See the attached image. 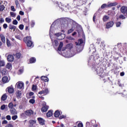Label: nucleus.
<instances>
[{
    "label": "nucleus",
    "mask_w": 127,
    "mask_h": 127,
    "mask_svg": "<svg viewBox=\"0 0 127 127\" xmlns=\"http://www.w3.org/2000/svg\"><path fill=\"white\" fill-rule=\"evenodd\" d=\"M62 47H63V42H61L58 48V52L59 54H62L63 56L65 57V58H70L75 55V52L71 50L73 48L72 44L70 43L66 45L65 50H63Z\"/></svg>",
    "instance_id": "obj_1"
},
{
    "label": "nucleus",
    "mask_w": 127,
    "mask_h": 127,
    "mask_svg": "<svg viewBox=\"0 0 127 127\" xmlns=\"http://www.w3.org/2000/svg\"><path fill=\"white\" fill-rule=\"evenodd\" d=\"M61 20H62V18L58 19L55 21L54 23L51 25L50 29V36L51 39L52 43L54 48H56V47L59 45V42H58V40H57L56 38L53 37L52 35H53V34L54 33V30L55 28H56V27H57V25L61 23Z\"/></svg>",
    "instance_id": "obj_2"
},
{
    "label": "nucleus",
    "mask_w": 127,
    "mask_h": 127,
    "mask_svg": "<svg viewBox=\"0 0 127 127\" xmlns=\"http://www.w3.org/2000/svg\"><path fill=\"white\" fill-rule=\"evenodd\" d=\"M91 48H89L90 52H92L93 55H91L88 59V65H92L95 63V61L96 59H99V55L96 53V48L94 47L93 45H91Z\"/></svg>",
    "instance_id": "obj_3"
},
{
    "label": "nucleus",
    "mask_w": 127,
    "mask_h": 127,
    "mask_svg": "<svg viewBox=\"0 0 127 127\" xmlns=\"http://www.w3.org/2000/svg\"><path fill=\"white\" fill-rule=\"evenodd\" d=\"M85 40L82 39H79L77 42H75L76 47L77 48V51H80L83 50V48L84 47V44L85 43L84 42Z\"/></svg>",
    "instance_id": "obj_4"
},
{
    "label": "nucleus",
    "mask_w": 127,
    "mask_h": 127,
    "mask_svg": "<svg viewBox=\"0 0 127 127\" xmlns=\"http://www.w3.org/2000/svg\"><path fill=\"white\" fill-rule=\"evenodd\" d=\"M24 41L26 43L27 47H33V43L31 41V37L28 36L24 38Z\"/></svg>",
    "instance_id": "obj_5"
},
{
    "label": "nucleus",
    "mask_w": 127,
    "mask_h": 127,
    "mask_svg": "<svg viewBox=\"0 0 127 127\" xmlns=\"http://www.w3.org/2000/svg\"><path fill=\"white\" fill-rule=\"evenodd\" d=\"M92 70L96 72L97 74L99 76L103 75V73H104V69L101 67L93 68Z\"/></svg>",
    "instance_id": "obj_6"
},
{
    "label": "nucleus",
    "mask_w": 127,
    "mask_h": 127,
    "mask_svg": "<svg viewBox=\"0 0 127 127\" xmlns=\"http://www.w3.org/2000/svg\"><path fill=\"white\" fill-rule=\"evenodd\" d=\"M77 31L78 33V36H82L84 39H85V35L84 34V32H83V29H82V27H79L78 28H77Z\"/></svg>",
    "instance_id": "obj_7"
},
{
    "label": "nucleus",
    "mask_w": 127,
    "mask_h": 127,
    "mask_svg": "<svg viewBox=\"0 0 127 127\" xmlns=\"http://www.w3.org/2000/svg\"><path fill=\"white\" fill-rule=\"evenodd\" d=\"M17 89L20 90L24 89V83L21 81H19L16 84Z\"/></svg>",
    "instance_id": "obj_8"
},
{
    "label": "nucleus",
    "mask_w": 127,
    "mask_h": 127,
    "mask_svg": "<svg viewBox=\"0 0 127 127\" xmlns=\"http://www.w3.org/2000/svg\"><path fill=\"white\" fill-rule=\"evenodd\" d=\"M34 114V112L32 110H28L25 112V115L28 117H30Z\"/></svg>",
    "instance_id": "obj_9"
},
{
    "label": "nucleus",
    "mask_w": 127,
    "mask_h": 127,
    "mask_svg": "<svg viewBox=\"0 0 127 127\" xmlns=\"http://www.w3.org/2000/svg\"><path fill=\"white\" fill-rule=\"evenodd\" d=\"M114 21H110L109 22H108L106 24V28H111V27H113L114 26Z\"/></svg>",
    "instance_id": "obj_10"
},
{
    "label": "nucleus",
    "mask_w": 127,
    "mask_h": 127,
    "mask_svg": "<svg viewBox=\"0 0 127 127\" xmlns=\"http://www.w3.org/2000/svg\"><path fill=\"white\" fill-rule=\"evenodd\" d=\"M49 90H48V88H46L44 90L39 92L38 94H39V95H42V94L44 95H47V94H49Z\"/></svg>",
    "instance_id": "obj_11"
},
{
    "label": "nucleus",
    "mask_w": 127,
    "mask_h": 127,
    "mask_svg": "<svg viewBox=\"0 0 127 127\" xmlns=\"http://www.w3.org/2000/svg\"><path fill=\"white\" fill-rule=\"evenodd\" d=\"M7 60L8 62H13L14 60V57L12 55H9L7 56Z\"/></svg>",
    "instance_id": "obj_12"
},
{
    "label": "nucleus",
    "mask_w": 127,
    "mask_h": 127,
    "mask_svg": "<svg viewBox=\"0 0 127 127\" xmlns=\"http://www.w3.org/2000/svg\"><path fill=\"white\" fill-rule=\"evenodd\" d=\"M37 120L39 122V124H40L41 126H44V125H45V120H44L43 118H38Z\"/></svg>",
    "instance_id": "obj_13"
},
{
    "label": "nucleus",
    "mask_w": 127,
    "mask_h": 127,
    "mask_svg": "<svg viewBox=\"0 0 127 127\" xmlns=\"http://www.w3.org/2000/svg\"><path fill=\"white\" fill-rule=\"evenodd\" d=\"M60 8L62 9V10H68L69 8H70V6H69L68 4H66L63 6V7H61V6H60Z\"/></svg>",
    "instance_id": "obj_14"
},
{
    "label": "nucleus",
    "mask_w": 127,
    "mask_h": 127,
    "mask_svg": "<svg viewBox=\"0 0 127 127\" xmlns=\"http://www.w3.org/2000/svg\"><path fill=\"white\" fill-rule=\"evenodd\" d=\"M127 7L125 6H123L121 8V11L124 14H126V13H127Z\"/></svg>",
    "instance_id": "obj_15"
},
{
    "label": "nucleus",
    "mask_w": 127,
    "mask_h": 127,
    "mask_svg": "<svg viewBox=\"0 0 127 127\" xmlns=\"http://www.w3.org/2000/svg\"><path fill=\"white\" fill-rule=\"evenodd\" d=\"M29 127H33V125H35V124H36V120H31L29 121Z\"/></svg>",
    "instance_id": "obj_16"
},
{
    "label": "nucleus",
    "mask_w": 127,
    "mask_h": 127,
    "mask_svg": "<svg viewBox=\"0 0 127 127\" xmlns=\"http://www.w3.org/2000/svg\"><path fill=\"white\" fill-rule=\"evenodd\" d=\"M22 95V94L21 93V91L17 90L16 92V97L17 98V99H20V98H21Z\"/></svg>",
    "instance_id": "obj_17"
},
{
    "label": "nucleus",
    "mask_w": 127,
    "mask_h": 127,
    "mask_svg": "<svg viewBox=\"0 0 127 127\" xmlns=\"http://www.w3.org/2000/svg\"><path fill=\"white\" fill-rule=\"evenodd\" d=\"M6 90H7V92L9 94H12V93H13V92L14 91V90L13 89V87H12L11 86H9V87H7Z\"/></svg>",
    "instance_id": "obj_18"
},
{
    "label": "nucleus",
    "mask_w": 127,
    "mask_h": 127,
    "mask_svg": "<svg viewBox=\"0 0 127 127\" xmlns=\"http://www.w3.org/2000/svg\"><path fill=\"white\" fill-rule=\"evenodd\" d=\"M109 7V6L108 4L104 3L101 5V8H100L98 10V11H101L102 9H104V8H108Z\"/></svg>",
    "instance_id": "obj_19"
},
{
    "label": "nucleus",
    "mask_w": 127,
    "mask_h": 127,
    "mask_svg": "<svg viewBox=\"0 0 127 127\" xmlns=\"http://www.w3.org/2000/svg\"><path fill=\"white\" fill-rule=\"evenodd\" d=\"M10 112L11 113V115H17V111H16V110L14 108L10 109Z\"/></svg>",
    "instance_id": "obj_20"
},
{
    "label": "nucleus",
    "mask_w": 127,
    "mask_h": 127,
    "mask_svg": "<svg viewBox=\"0 0 127 127\" xmlns=\"http://www.w3.org/2000/svg\"><path fill=\"white\" fill-rule=\"evenodd\" d=\"M61 26L62 27L61 28V32H65V31L64 30V29H65V28H66V27H67V25L66 24H61Z\"/></svg>",
    "instance_id": "obj_21"
},
{
    "label": "nucleus",
    "mask_w": 127,
    "mask_h": 127,
    "mask_svg": "<svg viewBox=\"0 0 127 127\" xmlns=\"http://www.w3.org/2000/svg\"><path fill=\"white\" fill-rule=\"evenodd\" d=\"M49 108V107L47 105L44 106L43 108H42L41 111L43 112V113H45V112H47Z\"/></svg>",
    "instance_id": "obj_22"
},
{
    "label": "nucleus",
    "mask_w": 127,
    "mask_h": 127,
    "mask_svg": "<svg viewBox=\"0 0 127 127\" xmlns=\"http://www.w3.org/2000/svg\"><path fill=\"white\" fill-rule=\"evenodd\" d=\"M41 80H42V81H44V82H49V78H48V77H47V76H42L41 77Z\"/></svg>",
    "instance_id": "obj_23"
},
{
    "label": "nucleus",
    "mask_w": 127,
    "mask_h": 127,
    "mask_svg": "<svg viewBox=\"0 0 127 127\" xmlns=\"http://www.w3.org/2000/svg\"><path fill=\"white\" fill-rule=\"evenodd\" d=\"M2 82H3V83H8V77H7V76H4L2 77Z\"/></svg>",
    "instance_id": "obj_24"
},
{
    "label": "nucleus",
    "mask_w": 127,
    "mask_h": 127,
    "mask_svg": "<svg viewBox=\"0 0 127 127\" xmlns=\"http://www.w3.org/2000/svg\"><path fill=\"white\" fill-rule=\"evenodd\" d=\"M53 111H49L46 114V116L47 118H50V117H52V115H53Z\"/></svg>",
    "instance_id": "obj_25"
},
{
    "label": "nucleus",
    "mask_w": 127,
    "mask_h": 127,
    "mask_svg": "<svg viewBox=\"0 0 127 127\" xmlns=\"http://www.w3.org/2000/svg\"><path fill=\"white\" fill-rule=\"evenodd\" d=\"M8 27L9 29H11V30H12V29H13L14 31H15V29H16V26L10 24Z\"/></svg>",
    "instance_id": "obj_26"
},
{
    "label": "nucleus",
    "mask_w": 127,
    "mask_h": 127,
    "mask_svg": "<svg viewBox=\"0 0 127 127\" xmlns=\"http://www.w3.org/2000/svg\"><path fill=\"white\" fill-rule=\"evenodd\" d=\"M110 19V17L107 15H104L103 18V21L104 22H106V21H108Z\"/></svg>",
    "instance_id": "obj_27"
},
{
    "label": "nucleus",
    "mask_w": 127,
    "mask_h": 127,
    "mask_svg": "<svg viewBox=\"0 0 127 127\" xmlns=\"http://www.w3.org/2000/svg\"><path fill=\"white\" fill-rule=\"evenodd\" d=\"M54 116L55 118L59 117V116H60V112H59V111L58 110L56 111L54 113Z\"/></svg>",
    "instance_id": "obj_28"
},
{
    "label": "nucleus",
    "mask_w": 127,
    "mask_h": 127,
    "mask_svg": "<svg viewBox=\"0 0 127 127\" xmlns=\"http://www.w3.org/2000/svg\"><path fill=\"white\" fill-rule=\"evenodd\" d=\"M7 99V95L6 94H3L1 97V101H5Z\"/></svg>",
    "instance_id": "obj_29"
},
{
    "label": "nucleus",
    "mask_w": 127,
    "mask_h": 127,
    "mask_svg": "<svg viewBox=\"0 0 127 127\" xmlns=\"http://www.w3.org/2000/svg\"><path fill=\"white\" fill-rule=\"evenodd\" d=\"M118 4V3L117 2H114L113 3H109L108 4V7H110L111 6H115V5H117Z\"/></svg>",
    "instance_id": "obj_30"
},
{
    "label": "nucleus",
    "mask_w": 127,
    "mask_h": 127,
    "mask_svg": "<svg viewBox=\"0 0 127 127\" xmlns=\"http://www.w3.org/2000/svg\"><path fill=\"white\" fill-rule=\"evenodd\" d=\"M65 36H66L64 34L62 33V34H61V35L60 36L58 39H59V40H62L64 39V38H65Z\"/></svg>",
    "instance_id": "obj_31"
},
{
    "label": "nucleus",
    "mask_w": 127,
    "mask_h": 127,
    "mask_svg": "<svg viewBox=\"0 0 127 127\" xmlns=\"http://www.w3.org/2000/svg\"><path fill=\"white\" fill-rule=\"evenodd\" d=\"M1 40L3 43H5V37H4V35L2 34L1 35Z\"/></svg>",
    "instance_id": "obj_32"
},
{
    "label": "nucleus",
    "mask_w": 127,
    "mask_h": 127,
    "mask_svg": "<svg viewBox=\"0 0 127 127\" xmlns=\"http://www.w3.org/2000/svg\"><path fill=\"white\" fill-rule=\"evenodd\" d=\"M15 56L17 59H19L21 57V54L20 53H16Z\"/></svg>",
    "instance_id": "obj_33"
},
{
    "label": "nucleus",
    "mask_w": 127,
    "mask_h": 127,
    "mask_svg": "<svg viewBox=\"0 0 127 127\" xmlns=\"http://www.w3.org/2000/svg\"><path fill=\"white\" fill-rule=\"evenodd\" d=\"M5 20L6 22H7V23H10V22H11V18L9 17L5 18Z\"/></svg>",
    "instance_id": "obj_34"
},
{
    "label": "nucleus",
    "mask_w": 127,
    "mask_h": 127,
    "mask_svg": "<svg viewBox=\"0 0 127 127\" xmlns=\"http://www.w3.org/2000/svg\"><path fill=\"white\" fill-rule=\"evenodd\" d=\"M36 61V59L35 58H32L30 59V63H35Z\"/></svg>",
    "instance_id": "obj_35"
},
{
    "label": "nucleus",
    "mask_w": 127,
    "mask_h": 127,
    "mask_svg": "<svg viewBox=\"0 0 127 127\" xmlns=\"http://www.w3.org/2000/svg\"><path fill=\"white\" fill-rule=\"evenodd\" d=\"M11 64L10 63H7L6 65V67L7 68V69H11Z\"/></svg>",
    "instance_id": "obj_36"
},
{
    "label": "nucleus",
    "mask_w": 127,
    "mask_h": 127,
    "mask_svg": "<svg viewBox=\"0 0 127 127\" xmlns=\"http://www.w3.org/2000/svg\"><path fill=\"white\" fill-rule=\"evenodd\" d=\"M5 8V7H4V5H0V11H3Z\"/></svg>",
    "instance_id": "obj_37"
},
{
    "label": "nucleus",
    "mask_w": 127,
    "mask_h": 127,
    "mask_svg": "<svg viewBox=\"0 0 127 127\" xmlns=\"http://www.w3.org/2000/svg\"><path fill=\"white\" fill-rule=\"evenodd\" d=\"M5 65V63L3 61H0V66L2 67Z\"/></svg>",
    "instance_id": "obj_38"
},
{
    "label": "nucleus",
    "mask_w": 127,
    "mask_h": 127,
    "mask_svg": "<svg viewBox=\"0 0 127 127\" xmlns=\"http://www.w3.org/2000/svg\"><path fill=\"white\" fill-rule=\"evenodd\" d=\"M6 44L8 47H9L11 45V44H10V41H9V40H8V39H6Z\"/></svg>",
    "instance_id": "obj_39"
},
{
    "label": "nucleus",
    "mask_w": 127,
    "mask_h": 127,
    "mask_svg": "<svg viewBox=\"0 0 127 127\" xmlns=\"http://www.w3.org/2000/svg\"><path fill=\"white\" fill-rule=\"evenodd\" d=\"M14 116H12L11 119L13 121H15V120H17V118L18 117L16 115H14Z\"/></svg>",
    "instance_id": "obj_40"
},
{
    "label": "nucleus",
    "mask_w": 127,
    "mask_h": 127,
    "mask_svg": "<svg viewBox=\"0 0 127 127\" xmlns=\"http://www.w3.org/2000/svg\"><path fill=\"white\" fill-rule=\"evenodd\" d=\"M36 89H37V86L34 84H33L32 86V91H36Z\"/></svg>",
    "instance_id": "obj_41"
},
{
    "label": "nucleus",
    "mask_w": 127,
    "mask_h": 127,
    "mask_svg": "<svg viewBox=\"0 0 127 127\" xmlns=\"http://www.w3.org/2000/svg\"><path fill=\"white\" fill-rule=\"evenodd\" d=\"M8 108L10 109H13V104L12 102H10L8 104Z\"/></svg>",
    "instance_id": "obj_42"
},
{
    "label": "nucleus",
    "mask_w": 127,
    "mask_h": 127,
    "mask_svg": "<svg viewBox=\"0 0 127 127\" xmlns=\"http://www.w3.org/2000/svg\"><path fill=\"white\" fill-rule=\"evenodd\" d=\"M62 33H55V36L57 37L58 39L59 37H60V36L61 35Z\"/></svg>",
    "instance_id": "obj_43"
},
{
    "label": "nucleus",
    "mask_w": 127,
    "mask_h": 127,
    "mask_svg": "<svg viewBox=\"0 0 127 127\" xmlns=\"http://www.w3.org/2000/svg\"><path fill=\"white\" fill-rule=\"evenodd\" d=\"M18 23V22L17 21V20H16V19H15L13 21H12V24L14 25H17V24Z\"/></svg>",
    "instance_id": "obj_44"
},
{
    "label": "nucleus",
    "mask_w": 127,
    "mask_h": 127,
    "mask_svg": "<svg viewBox=\"0 0 127 127\" xmlns=\"http://www.w3.org/2000/svg\"><path fill=\"white\" fill-rule=\"evenodd\" d=\"M35 25V21L32 20L31 21V26L32 27H34V26Z\"/></svg>",
    "instance_id": "obj_45"
},
{
    "label": "nucleus",
    "mask_w": 127,
    "mask_h": 127,
    "mask_svg": "<svg viewBox=\"0 0 127 127\" xmlns=\"http://www.w3.org/2000/svg\"><path fill=\"white\" fill-rule=\"evenodd\" d=\"M29 102L30 104H32V105H33V104L35 103V100H34V99H31L29 100Z\"/></svg>",
    "instance_id": "obj_46"
},
{
    "label": "nucleus",
    "mask_w": 127,
    "mask_h": 127,
    "mask_svg": "<svg viewBox=\"0 0 127 127\" xmlns=\"http://www.w3.org/2000/svg\"><path fill=\"white\" fill-rule=\"evenodd\" d=\"M19 28L20 30H23V28H24V26L23 24H20L19 26Z\"/></svg>",
    "instance_id": "obj_47"
},
{
    "label": "nucleus",
    "mask_w": 127,
    "mask_h": 127,
    "mask_svg": "<svg viewBox=\"0 0 127 127\" xmlns=\"http://www.w3.org/2000/svg\"><path fill=\"white\" fill-rule=\"evenodd\" d=\"M22 73H23V69H22L19 70V71H18V75H21V74H22Z\"/></svg>",
    "instance_id": "obj_48"
},
{
    "label": "nucleus",
    "mask_w": 127,
    "mask_h": 127,
    "mask_svg": "<svg viewBox=\"0 0 127 127\" xmlns=\"http://www.w3.org/2000/svg\"><path fill=\"white\" fill-rule=\"evenodd\" d=\"M6 119L7 121H10V120H11V117L10 115H7L6 116Z\"/></svg>",
    "instance_id": "obj_49"
},
{
    "label": "nucleus",
    "mask_w": 127,
    "mask_h": 127,
    "mask_svg": "<svg viewBox=\"0 0 127 127\" xmlns=\"http://www.w3.org/2000/svg\"><path fill=\"white\" fill-rule=\"evenodd\" d=\"M121 24H122V23L121 22H116V26H117V27H120L121 26Z\"/></svg>",
    "instance_id": "obj_50"
},
{
    "label": "nucleus",
    "mask_w": 127,
    "mask_h": 127,
    "mask_svg": "<svg viewBox=\"0 0 127 127\" xmlns=\"http://www.w3.org/2000/svg\"><path fill=\"white\" fill-rule=\"evenodd\" d=\"M72 31H74V29H73V28H71L68 30L67 31L68 34H70V33H72Z\"/></svg>",
    "instance_id": "obj_51"
},
{
    "label": "nucleus",
    "mask_w": 127,
    "mask_h": 127,
    "mask_svg": "<svg viewBox=\"0 0 127 127\" xmlns=\"http://www.w3.org/2000/svg\"><path fill=\"white\" fill-rule=\"evenodd\" d=\"M10 15L12 17H15V13L13 12H10Z\"/></svg>",
    "instance_id": "obj_52"
},
{
    "label": "nucleus",
    "mask_w": 127,
    "mask_h": 127,
    "mask_svg": "<svg viewBox=\"0 0 127 127\" xmlns=\"http://www.w3.org/2000/svg\"><path fill=\"white\" fill-rule=\"evenodd\" d=\"M119 18H120V19H125L126 18V17H125V16H124L123 15H120L119 16Z\"/></svg>",
    "instance_id": "obj_53"
},
{
    "label": "nucleus",
    "mask_w": 127,
    "mask_h": 127,
    "mask_svg": "<svg viewBox=\"0 0 127 127\" xmlns=\"http://www.w3.org/2000/svg\"><path fill=\"white\" fill-rule=\"evenodd\" d=\"M66 118V116L65 115H61L59 119L60 120H62L63 119H65Z\"/></svg>",
    "instance_id": "obj_54"
},
{
    "label": "nucleus",
    "mask_w": 127,
    "mask_h": 127,
    "mask_svg": "<svg viewBox=\"0 0 127 127\" xmlns=\"http://www.w3.org/2000/svg\"><path fill=\"white\" fill-rule=\"evenodd\" d=\"M96 16H97V13L94 14V15L93 16V20L94 22H95L96 21Z\"/></svg>",
    "instance_id": "obj_55"
},
{
    "label": "nucleus",
    "mask_w": 127,
    "mask_h": 127,
    "mask_svg": "<svg viewBox=\"0 0 127 127\" xmlns=\"http://www.w3.org/2000/svg\"><path fill=\"white\" fill-rule=\"evenodd\" d=\"M3 22H4V19L0 18V23H3Z\"/></svg>",
    "instance_id": "obj_56"
},
{
    "label": "nucleus",
    "mask_w": 127,
    "mask_h": 127,
    "mask_svg": "<svg viewBox=\"0 0 127 127\" xmlns=\"http://www.w3.org/2000/svg\"><path fill=\"white\" fill-rule=\"evenodd\" d=\"M6 124H7V121L6 120H3L2 122V125H6Z\"/></svg>",
    "instance_id": "obj_57"
},
{
    "label": "nucleus",
    "mask_w": 127,
    "mask_h": 127,
    "mask_svg": "<svg viewBox=\"0 0 127 127\" xmlns=\"http://www.w3.org/2000/svg\"><path fill=\"white\" fill-rule=\"evenodd\" d=\"M3 27L4 29H6L7 28V24H3Z\"/></svg>",
    "instance_id": "obj_58"
},
{
    "label": "nucleus",
    "mask_w": 127,
    "mask_h": 127,
    "mask_svg": "<svg viewBox=\"0 0 127 127\" xmlns=\"http://www.w3.org/2000/svg\"><path fill=\"white\" fill-rule=\"evenodd\" d=\"M0 109L1 110H4V109H5V105H3L0 107Z\"/></svg>",
    "instance_id": "obj_59"
},
{
    "label": "nucleus",
    "mask_w": 127,
    "mask_h": 127,
    "mask_svg": "<svg viewBox=\"0 0 127 127\" xmlns=\"http://www.w3.org/2000/svg\"><path fill=\"white\" fill-rule=\"evenodd\" d=\"M15 3L16 6H18V4H19V3H18V0H15Z\"/></svg>",
    "instance_id": "obj_60"
},
{
    "label": "nucleus",
    "mask_w": 127,
    "mask_h": 127,
    "mask_svg": "<svg viewBox=\"0 0 127 127\" xmlns=\"http://www.w3.org/2000/svg\"><path fill=\"white\" fill-rule=\"evenodd\" d=\"M11 10H12V11H15V9L14 8V6H11Z\"/></svg>",
    "instance_id": "obj_61"
},
{
    "label": "nucleus",
    "mask_w": 127,
    "mask_h": 127,
    "mask_svg": "<svg viewBox=\"0 0 127 127\" xmlns=\"http://www.w3.org/2000/svg\"><path fill=\"white\" fill-rule=\"evenodd\" d=\"M77 127H83V124L79 123L77 125Z\"/></svg>",
    "instance_id": "obj_62"
},
{
    "label": "nucleus",
    "mask_w": 127,
    "mask_h": 127,
    "mask_svg": "<svg viewBox=\"0 0 127 127\" xmlns=\"http://www.w3.org/2000/svg\"><path fill=\"white\" fill-rule=\"evenodd\" d=\"M16 19L18 21H19L20 20V15H18L16 17Z\"/></svg>",
    "instance_id": "obj_63"
},
{
    "label": "nucleus",
    "mask_w": 127,
    "mask_h": 127,
    "mask_svg": "<svg viewBox=\"0 0 127 127\" xmlns=\"http://www.w3.org/2000/svg\"><path fill=\"white\" fill-rule=\"evenodd\" d=\"M5 127H13V126L11 124H8Z\"/></svg>",
    "instance_id": "obj_64"
}]
</instances>
